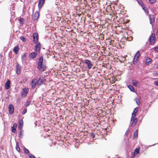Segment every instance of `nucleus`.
Masks as SVG:
<instances>
[{"instance_id":"f03ea898","label":"nucleus","mask_w":158,"mask_h":158,"mask_svg":"<svg viewBox=\"0 0 158 158\" xmlns=\"http://www.w3.org/2000/svg\"><path fill=\"white\" fill-rule=\"evenodd\" d=\"M156 39L155 34L154 33L152 34L151 36L150 37L149 39L150 44V45L153 44L155 43Z\"/></svg>"},{"instance_id":"6ab92c4d","label":"nucleus","mask_w":158,"mask_h":158,"mask_svg":"<svg viewBox=\"0 0 158 158\" xmlns=\"http://www.w3.org/2000/svg\"><path fill=\"white\" fill-rule=\"evenodd\" d=\"M152 61V59L149 58H148L146 59L145 64L146 65H148L149 64V63Z\"/></svg>"},{"instance_id":"5701e85b","label":"nucleus","mask_w":158,"mask_h":158,"mask_svg":"<svg viewBox=\"0 0 158 158\" xmlns=\"http://www.w3.org/2000/svg\"><path fill=\"white\" fill-rule=\"evenodd\" d=\"M139 148H136L134 150V155H137L139 153Z\"/></svg>"},{"instance_id":"ddd939ff","label":"nucleus","mask_w":158,"mask_h":158,"mask_svg":"<svg viewBox=\"0 0 158 158\" xmlns=\"http://www.w3.org/2000/svg\"><path fill=\"white\" fill-rule=\"evenodd\" d=\"M39 17V13L38 11H36L33 17V19L34 20H37Z\"/></svg>"},{"instance_id":"1a4fd4ad","label":"nucleus","mask_w":158,"mask_h":158,"mask_svg":"<svg viewBox=\"0 0 158 158\" xmlns=\"http://www.w3.org/2000/svg\"><path fill=\"white\" fill-rule=\"evenodd\" d=\"M41 49V44L40 42H39L35 46V51L37 52H40Z\"/></svg>"},{"instance_id":"a18cd8bd","label":"nucleus","mask_w":158,"mask_h":158,"mask_svg":"<svg viewBox=\"0 0 158 158\" xmlns=\"http://www.w3.org/2000/svg\"><path fill=\"white\" fill-rule=\"evenodd\" d=\"M22 127H23L22 126H19V128L20 130H22Z\"/></svg>"},{"instance_id":"79ce46f5","label":"nucleus","mask_w":158,"mask_h":158,"mask_svg":"<svg viewBox=\"0 0 158 158\" xmlns=\"http://www.w3.org/2000/svg\"><path fill=\"white\" fill-rule=\"evenodd\" d=\"M19 21L21 23H23V18H20L19 19Z\"/></svg>"},{"instance_id":"39448f33","label":"nucleus","mask_w":158,"mask_h":158,"mask_svg":"<svg viewBox=\"0 0 158 158\" xmlns=\"http://www.w3.org/2000/svg\"><path fill=\"white\" fill-rule=\"evenodd\" d=\"M33 41L35 44H37L38 43V35L37 33H35L33 34Z\"/></svg>"},{"instance_id":"de8ad7c7","label":"nucleus","mask_w":158,"mask_h":158,"mask_svg":"<svg viewBox=\"0 0 158 158\" xmlns=\"http://www.w3.org/2000/svg\"><path fill=\"white\" fill-rule=\"evenodd\" d=\"M156 34L158 35V29L157 30V31L156 32Z\"/></svg>"},{"instance_id":"72a5a7b5","label":"nucleus","mask_w":158,"mask_h":158,"mask_svg":"<svg viewBox=\"0 0 158 158\" xmlns=\"http://www.w3.org/2000/svg\"><path fill=\"white\" fill-rule=\"evenodd\" d=\"M31 102L30 101H27L25 105L27 107L30 104Z\"/></svg>"},{"instance_id":"09e8293b","label":"nucleus","mask_w":158,"mask_h":158,"mask_svg":"<svg viewBox=\"0 0 158 158\" xmlns=\"http://www.w3.org/2000/svg\"><path fill=\"white\" fill-rule=\"evenodd\" d=\"M157 68L158 69V64L157 65Z\"/></svg>"},{"instance_id":"f8f14e48","label":"nucleus","mask_w":158,"mask_h":158,"mask_svg":"<svg viewBox=\"0 0 158 158\" xmlns=\"http://www.w3.org/2000/svg\"><path fill=\"white\" fill-rule=\"evenodd\" d=\"M131 121H133L132 123L131 124V126L132 127H133L135 126L136 123L138 121V119L136 118H134L133 119H131Z\"/></svg>"},{"instance_id":"f257e3e1","label":"nucleus","mask_w":158,"mask_h":158,"mask_svg":"<svg viewBox=\"0 0 158 158\" xmlns=\"http://www.w3.org/2000/svg\"><path fill=\"white\" fill-rule=\"evenodd\" d=\"M43 58L41 56L40 57L38 63V69L41 72L44 71L46 69V67L43 64Z\"/></svg>"},{"instance_id":"20e7f679","label":"nucleus","mask_w":158,"mask_h":158,"mask_svg":"<svg viewBox=\"0 0 158 158\" xmlns=\"http://www.w3.org/2000/svg\"><path fill=\"white\" fill-rule=\"evenodd\" d=\"M149 18L150 20V23L153 26V24L155 22V16L152 15H148Z\"/></svg>"},{"instance_id":"0eeeda50","label":"nucleus","mask_w":158,"mask_h":158,"mask_svg":"<svg viewBox=\"0 0 158 158\" xmlns=\"http://www.w3.org/2000/svg\"><path fill=\"white\" fill-rule=\"evenodd\" d=\"M28 92V89L27 88H25L23 89V92L22 93V96L25 97L27 96Z\"/></svg>"},{"instance_id":"9b49d317","label":"nucleus","mask_w":158,"mask_h":158,"mask_svg":"<svg viewBox=\"0 0 158 158\" xmlns=\"http://www.w3.org/2000/svg\"><path fill=\"white\" fill-rule=\"evenodd\" d=\"M45 80L43 77H40L38 80H37V85L39 86L42 84V83Z\"/></svg>"},{"instance_id":"c9c22d12","label":"nucleus","mask_w":158,"mask_h":158,"mask_svg":"<svg viewBox=\"0 0 158 158\" xmlns=\"http://www.w3.org/2000/svg\"><path fill=\"white\" fill-rule=\"evenodd\" d=\"M28 155L30 158H36L33 155L31 154H29Z\"/></svg>"},{"instance_id":"6e6552de","label":"nucleus","mask_w":158,"mask_h":158,"mask_svg":"<svg viewBox=\"0 0 158 158\" xmlns=\"http://www.w3.org/2000/svg\"><path fill=\"white\" fill-rule=\"evenodd\" d=\"M37 80L36 79H33L31 82V88L34 89L35 87L36 84L37 85Z\"/></svg>"},{"instance_id":"a211bd4d","label":"nucleus","mask_w":158,"mask_h":158,"mask_svg":"<svg viewBox=\"0 0 158 158\" xmlns=\"http://www.w3.org/2000/svg\"><path fill=\"white\" fill-rule=\"evenodd\" d=\"M37 55V54L36 52H31L30 54V55L31 56V57L32 58V59H33L36 57Z\"/></svg>"},{"instance_id":"a878e982","label":"nucleus","mask_w":158,"mask_h":158,"mask_svg":"<svg viewBox=\"0 0 158 158\" xmlns=\"http://www.w3.org/2000/svg\"><path fill=\"white\" fill-rule=\"evenodd\" d=\"M140 55V52L139 51H138L135 54L134 57L139 58Z\"/></svg>"},{"instance_id":"2eb2a0df","label":"nucleus","mask_w":158,"mask_h":158,"mask_svg":"<svg viewBox=\"0 0 158 158\" xmlns=\"http://www.w3.org/2000/svg\"><path fill=\"white\" fill-rule=\"evenodd\" d=\"M20 48H19L18 45L14 47L13 48V51L16 54H18V52Z\"/></svg>"},{"instance_id":"412c9836","label":"nucleus","mask_w":158,"mask_h":158,"mask_svg":"<svg viewBox=\"0 0 158 158\" xmlns=\"http://www.w3.org/2000/svg\"><path fill=\"white\" fill-rule=\"evenodd\" d=\"M133 138H137L138 136V131L136 130L133 133Z\"/></svg>"},{"instance_id":"423d86ee","label":"nucleus","mask_w":158,"mask_h":158,"mask_svg":"<svg viewBox=\"0 0 158 158\" xmlns=\"http://www.w3.org/2000/svg\"><path fill=\"white\" fill-rule=\"evenodd\" d=\"M45 0H39L38 3L39 9H41L45 3Z\"/></svg>"},{"instance_id":"e433bc0d","label":"nucleus","mask_w":158,"mask_h":158,"mask_svg":"<svg viewBox=\"0 0 158 158\" xmlns=\"http://www.w3.org/2000/svg\"><path fill=\"white\" fill-rule=\"evenodd\" d=\"M27 54L26 53H25L22 56V58L23 59H24L26 56Z\"/></svg>"},{"instance_id":"a19ab883","label":"nucleus","mask_w":158,"mask_h":158,"mask_svg":"<svg viewBox=\"0 0 158 158\" xmlns=\"http://www.w3.org/2000/svg\"><path fill=\"white\" fill-rule=\"evenodd\" d=\"M23 131L22 130H21L20 131L19 135L20 137H21L22 136Z\"/></svg>"},{"instance_id":"473e14b6","label":"nucleus","mask_w":158,"mask_h":158,"mask_svg":"<svg viewBox=\"0 0 158 158\" xmlns=\"http://www.w3.org/2000/svg\"><path fill=\"white\" fill-rule=\"evenodd\" d=\"M27 112V109L26 108L23 109V110L22 112V114H25Z\"/></svg>"},{"instance_id":"c03bdc74","label":"nucleus","mask_w":158,"mask_h":158,"mask_svg":"<svg viewBox=\"0 0 158 158\" xmlns=\"http://www.w3.org/2000/svg\"><path fill=\"white\" fill-rule=\"evenodd\" d=\"M138 2L142 6V5L143 4V3L142 2H141L140 1V2L138 1Z\"/></svg>"},{"instance_id":"4be33fe9","label":"nucleus","mask_w":158,"mask_h":158,"mask_svg":"<svg viewBox=\"0 0 158 158\" xmlns=\"http://www.w3.org/2000/svg\"><path fill=\"white\" fill-rule=\"evenodd\" d=\"M132 85L135 86H137L138 84H139V82L135 80H132Z\"/></svg>"},{"instance_id":"dca6fc26","label":"nucleus","mask_w":158,"mask_h":158,"mask_svg":"<svg viewBox=\"0 0 158 158\" xmlns=\"http://www.w3.org/2000/svg\"><path fill=\"white\" fill-rule=\"evenodd\" d=\"M17 126L16 123H15L13 125V126L11 127V131L14 133H15L16 131V128Z\"/></svg>"},{"instance_id":"4468645a","label":"nucleus","mask_w":158,"mask_h":158,"mask_svg":"<svg viewBox=\"0 0 158 158\" xmlns=\"http://www.w3.org/2000/svg\"><path fill=\"white\" fill-rule=\"evenodd\" d=\"M138 110V108L137 107H136L134 110L132 114L131 119H133V118H135L136 116V114Z\"/></svg>"},{"instance_id":"cd10ccee","label":"nucleus","mask_w":158,"mask_h":158,"mask_svg":"<svg viewBox=\"0 0 158 158\" xmlns=\"http://www.w3.org/2000/svg\"><path fill=\"white\" fill-rule=\"evenodd\" d=\"M23 151L26 154H28L29 153V150L25 148H24Z\"/></svg>"},{"instance_id":"bb28decb","label":"nucleus","mask_w":158,"mask_h":158,"mask_svg":"<svg viewBox=\"0 0 158 158\" xmlns=\"http://www.w3.org/2000/svg\"><path fill=\"white\" fill-rule=\"evenodd\" d=\"M128 87L131 90V91L134 92V87L131 85H129L128 86Z\"/></svg>"},{"instance_id":"9d476101","label":"nucleus","mask_w":158,"mask_h":158,"mask_svg":"<svg viewBox=\"0 0 158 158\" xmlns=\"http://www.w3.org/2000/svg\"><path fill=\"white\" fill-rule=\"evenodd\" d=\"M9 110V113L10 114H12L14 112V107L13 105L10 104L9 105L8 107Z\"/></svg>"},{"instance_id":"c85d7f7f","label":"nucleus","mask_w":158,"mask_h":158,"mask_svg":"<svg viewBox=\"0 0 158 158\" xmlns=\"http://www.w3.org/2000/svg\"><path fill=\"white\" fill-rule=\"evenodd\" d=\"M20 39L23 42H25L26 41V38L22 36H21L20 37Z\"/></svg>"},{"instance_id":"49530a36","label":"nucleus","mask_w":158,"mask_h":158,"mask_svg":"<svg viewBox=\"0 0 158 158\" xmlns=\"http://www.w3.org/2000/svg\"><path fill=\"white\" fill-rule=\"evenodd\" d=\"M27 80V78H25L24 79V80H24H24H25V81H26Z\"/></svg>"},{"instance_id":"c756f323","label":"nucleus","mask_w":158,"mask_h":158,"mask_svg":"<svg viewBox=\"0 0 158 158\" xmlns=\"http://www.w3.org/2000/svg\"><path fill=\"white\" fill-rule=\"evenodd\" d=\"M99 37L101 40H103L104 39V35L102 34H100Z\"/></svg>"},{"instance_id":"37998d69","label":"nucleus","mask_w":158,"mask_h":158,"mask_svg":"<svg viewBox=\"0 0 158 158\" xmlns=\"http://www.w3.org/2000/svg\"><path fill=\"white\" fill-rule=\"evenodd\" d=\"M155 85L158 86V81H155L154 82Z\"/></svg>"},{"instance_id":"3c124183","label":"nucleus","mask_w":158,"mask_h":158,"mask_svg":"<svg viewBox=\"0 0 158 158\" xmlns=\"http://www.w3.org/2000/svg\"><path fill=\"white\" fill-rule=\"evenodd\" d=\"M134 158V157H132V158Z\"/></svg>"},{"instance_id":"393cba45","label":"nucleus","mask_w":158,"mask_h":158,"mask_svg":"<svg viewBox=\"0 0 158 158\" xmlns=\"http://www.w3.org/2000/svg\"><path fill=\"white\" fill-rule=\"evenodd\" d=\"M139 58L134 57V59L133 60V63L134 64H136L138 61V59Z\"/></svg>"},{"instance_id":"8fccbe9b","label":"nucleus","mask_w":158,"mask_h":158,"mask_svg":"<svg viewBox=\"0 0 158 158\" xmlns=\"http://www.w3.org/2000/svg\"><path fill=\"white\" fill-rule=\"evenodd\" d=\"M78 0H74V1H77Z\"/></svg>"},{"instance_id":"7ed1b4c3","label":"nucleus","mask_w":158,"mask_h":158,"mask_svg":"<svg viewBox=\"0 0 158 158\" xmlns=\"http://www.w3.org/2000/svg\"><path fill=\"white\" fill-rule=\"evenodd\" d=\"M84 60V62L87 65L88 69H90L93 66L90 60H89L87 59H85Z\"/></svg>"},{"instance_id":"2f4dec72","label":"nucleus","mask_w":158,"mask_h":158,"mask_svg":"<svg viewBox=\"0 0 158 158\" xmlns=\"http://www.w3.org/2000/svg\"><path fill=\"white\" fill-rule=\"evenodd\" d=\"M152 4H154L156 2V0H148Z\"/></svg>"},{"instance_id":"4c0bfd02","label":"nucleus","mask_w":158,"mask_h":158,"mask_svg":"<svg viewBox=\"0 0 158 158\" xmlns=\"http://www.w3.org/2000/svg\"><path fill=\"white\" fill-rule=\"evenodd\" d=\"M143 9L144 10H145L146 13H148V9L146 7H144V8Z\"/></svg>"},{"instance_id":"aec40b11","label":"nucleus","mask_w":158,"mask_h":158,"mask_svg":"<svg viewBox=\"0 0 158 158\" xmlns=\"http://www.w3.org/2000/svg\"><path fill=\"white\" fill-rule=\"evenodd\" d=\"M21 68L20 65L18 64L16 65V73L18 74L20 73L21 72Z\"/></svg>"},{"instance_id":"f704fd0d","label":"nucleus","mask_w":158,"mask_h":158,"mask_svg":"<svg viewBox=\"0 0 158 158\" xmlns=\"http://www.w3.org/2000/svg\"><path fill=\"white\" fill-rule=\"evenodd\" d=\"M23 120L21 119L19 122V126H23Z\"/></svg>"},{"instance_id":"f3484780","label":"nucleus","mask_w":158,"mask_h":158,"mask_svg":"<svg viewBox=\"0 0 158 158\" xmlns=\"http://www.w3.org/2000/svg\"><path fill=\"white\" fill-rule=\"evenodd\" d=\"M10 81L9 80H8V81L6 82L5 84V88L6 89H8L10 88Z\"/></svg>"},{"instance_id":"7c9ffc66","label":"nucleus","mask_w":158,"mask_h":158,"mask_svg":"<svg viewBox=\"0 0 158 158\" xmlns=\"http://www.w3.org/2000/svg\"><path fill=\"white\" fill-rule=\"evenodd\" d=\"M135 101L136 104L138 105H139L140 102V100L139 99L136 98L135 99Z\"/></svg>"},{"instance_id":"b1692460","label":"nucleus","mask_w":158,"mask_h":158,"mask_svg":"<svg viewBox=\"0 0 158 158\" xmlns=\"http://www.w3.org/2000/svg\"><path fill=\"white\" fill-rule=\"evenodd\" d=\"M16 149L18 152H20V149L19 147V143L18 142L16 143Z\"/></svg>"},{"instance_id":"ea45409f","label":"nucleus","mask_w":158,"mask_h":158,"mask_svg":"<svg viewBox=\"0 0 158 158\" xmlns=\"http://www.w3.org/2000/svg\"><path fill=\"white\" fill-rule=\"evenodd\" d=\"M90 134H91V136L93 138H94L95 137V135L94 133H91Z\"/></svg>"},{"instance_id":"58836bf2","label":"nucleus","mask_w":158,"mask_h":158,"mask_svg":"<svg viewBox=\"0 0 158 158\" xmlns=\"http://www.w3.org/2000/svg\"><path fill=\"white\" fill-rule=\"evenodd\" d=\"M153 49L155 51L158 52V47H155L154 48H153Z\"/></svg>"}]
</instances>
